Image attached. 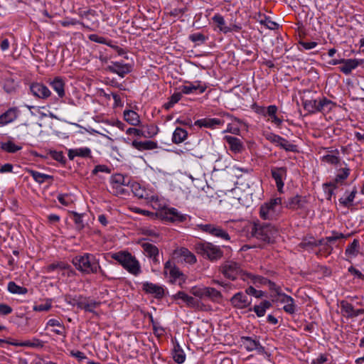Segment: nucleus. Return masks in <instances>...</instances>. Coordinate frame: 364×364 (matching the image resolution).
Listing matches in <instances>:
<instances>
[{
    "label": "nucleus",
    "instance_id": "f257e3e1",
    "mask_svg": "<svg viewBox=\"0 0 364 364\" xmlns=\"http://www.w3.org/2000/svg\"><path fill=\"white\" fill-rule=\"evenodd\" d=\"M130 188L134 195L151 203L152 207L159 211V216L166 221L181 223L186 220V215L181 214L174 208H168L159 200L158 195L148 183H131Z\"/></svg>",
    "mask_w": 364,
    "mask_h": 364
},
{
    "label": "nucleus",
    "instance_id": "f03ea898",
    "mask_svg": "<svg viewBox=\"0 0 364 364\" xmlns=\"http://www.w3.org/2000/svg\"><path fill=\"white\" fill-rule=\"evenodd\" d=\"M72 263L76 269L85 274H97L100 269L99 259L90 253L74 257Z\"/></svg>",
    "mask_w": 364,
    "mask_h": 364
},
{
    "label": "nucleus",
    "instance_id": "7ed1b4c3",
    "mask_svg": "<svg viewBox=\"0 0 364 364\" xmlns=\"http://www.w3.org/2000/svg\"><path fill=\"white\" fill-rule=\"evenodd\" d=\"M194 250L196 254L211 262H217L223 257V251L220 246L207 241L196 242Z\"/></svg>",
    "mask_w": 364,
    "mask_h": 364
},
{
    "label": "nucleus",
    "instance_id": "20e7f679",
    "mask_svg": "<svg viewBox=\"0 0 364 364\" xmlns=\"http://www.w3.org/2000/svg\"><path fill=\"white\" fill-rule=\"evenodd\" d=\"M283 211L282 199L280 197L272 198L259 208V216L263 220L278 219Z\"/></svg>",
    "mask_w": 364,
    "mask_h": 364
},
{
    "label": "nucleus",
    "instance_id": "39448f33",
    "mask_svg": "<svg viewBox=\"0 0 364 364\" xmlns=\"http://www.w3.org/2000/svg\"><path fill=\"white\" fill-rule=\"evenodd\" d=\"M111 257L117 261L127 271L133 275L137 276L141 272L138 260L128 252L119 251L112 253Z\"/></svg>",
    "mask_w": 364,
    "mask_h": 364
},
{
    "label": "nucleus",
    "instance_id": "423d86ee",
    "mask_svg": "<svg viewBox=\"0 0 364 364\" xmlns=\"http://www.w3.org/2000/svg\"><path fill=\"white\" fill-rule=\"evenodd\" d=\"M254 237L266 242H273L279 235L278 229L270 223L255 224L252 229Z\"/></svg>",
    "mask_w": 364,
    "mask_h": 364
},
{
    "label": "nucleus",
    "instance_id": "0eeeda50",
    "mask_svg": "<svg viewBox=\"0 0 364 364\" xmlns=\"http://www.w3.org/2000/svg\"><path fill=\"white\" fill-rule=\"evenodd\" d=\"M304 108L308 112L314 114L316 112H328L333 106V102L326 97L306 100L303 102Z\"/></svg>",
    "mask_w": 364,
    "mask_h": 364
},
{
    "label": "nucleus",
    "instance_id": "6e6552de",
    "mask_svg": "<svg viewBox=\"0 0 364 364\" xmlns=\"http://www.w3.org/2000/svg\"><path fill=\"white\" fill-rule=\"evenodd\" d=\"M219 271L225 278L230 280H235L237 278L242 280V274L247 273L242 269L240 263L232 260H228L221 264Z\"/></svg>",
    "mask_w": 364,
    "mask_h": 364
},
{
    "label": "nucleus",
    "instance_id": "1a4fd4ad",
    "mask_svg": "<svg viewBox=\"0 0 364 364\" xmlns=\"http://www.w3.org/2000/svg\"><path fill=\"white\" fill-rule=\"evenodd\" d=\"M164 273L166 276H169L170 282L173 284H178L181 287L185 283L186 277L174 264L173 262L168 260L164 264Z\"/></svg>",
    "mask_w": 364,
    "mask_h": 364
},
{
    "label": "nucleus",
    "instance_id": "9d476101",
    "mask_svg": "<svg viewBox=\"0 0 364 364\" xmlns=\"http://www.w3.org/2000/svg\"><path fill=\"white\" fill-rule=\"evenodd\" d=\"M198 228L200 231L208 233L222 240H230V236L228 232L218 225L212 223L200 224L198 225Z\"/></svg>",
    "mask_w": 364,
    "mask_h": 364
},
{
    "label": "nucleus",
    "instance_id": "9b49d317",
    "mask_svg": "<svg viewBox=\"0 0 364 364\" xmlns=\"http://www.w3.org/2000/svg\"><path fill=\"white\" fill-rule=\"evenodd\" d=\"M339 306L341 315L348 319H353L364 314V309H355L352 304L346 300L341 301Z\"/></svg>",
    "mask_w": 364,
    "mask_h": 364
},
{
    "label": "nucleus",
    "instance_id": "f8f14e48",
    "mask_svg": "<svg viewBox=\"0 0 364 364\" xmlns=\"http://www.w3.org/2000/svg\"><path fill=\"white\" fill-rule=\"evenodd\" d=\"M186 84L187 85H181L178 87L179 90L185 95H189L194 92L202 94L207 89L206 84L200 80H196L193 82H186Z\"/></svg>",
    "mask_w": 364,
    "mask_h": 364
},
{
    "label": "nucleus",
    "instance_id": "ddd939ff",
    "mask_svg": "<svg viewBox=\"0 0 364 364\" xmlns=\"http://www.w3.org/2000/svg\"><path fill=\"white\" fill-rule=\"evenodd\" d=\"M241 342L246 350L248 352L257 350L259 354H263L265 353L264 347L261 345L260 342L257 339L256 336L255 338L250 336H242Z\"/></svg>",
    "mask_w": 364,
    "mask_h": 364
},
{
    "label": "nucleus",
    "instance_id": "4468645a",
    "mask_svg": "<svg viewBox=\"0 0 364 364\" xmlns=\"http://www.w3.org/2000/svg\"><path fill=\"white\" fill-rule=\"evenodd\" d=\"M141 289L146 294H151L156 299L160 300L164 296V289L161 285L144 282L141 284Z\"/></svg>",
    "mask_w": 364,
    "mask_h": 364
},
{
    "label": "nucleus",
    "instance_id": "2eb2a0df",
    "mask_svg": "<svg viewBox=\"0 0 364 364\" xmlns=\"http://www.w3.org/2000/svg\"><path fill=\"white\" fill-rule=\"evenodd\" d=\"M273 301L284 304L283 309L286 313L294 314L296 312V306L295 305L294 299L291 296L282 292L275 297Z\"/></svg>",
    "mask_w": 364,
    "mask_h": 364
},
{
    "label": "nucleus",
    "instance_id": "dca6fc26",
    "mask_svg": "<svg viewBox=\"0 0 364 364\" xmlns=\"http://www.w3.org/2000/svg\"><path fill=\"white\" fill-rule=\"evenodd\" d=\"M231 305L238 309L247 308L251 304V299L247 296V294L239 291L235 294L230 299Z\"/></svg>",
    "mask_w": 364,
    "mask_h": 364
},
{
    "label": "nucleus",
    "instance_id": "f3484780",
    "mask_svg": "<svg viewBox=\"0 0 364 364\" xmlns=\"http://www.w3.org/2000/svg\"><path fill=\"white\" fill-rule=\"evenodd\" d=\"M107 70L110 73L117 74L121 77H124L132 71V66L129 64L123 63L122 62H111V64L107 66Z\"/></svg>",
    "mask_w": 364,
    "mask_h": 364
},
{
    "label": "nucleus",
    "instance_id": "a211bd4d",
    "mask_svg": "<svg viewBox=\"0 0 364 364\" xmlns=\"http://www.w3.org/2000/svg\"><path fill=\"white\" fill-rule=\"evenodd\" d=\"M101 301H97L91 299L90 297L83 296L82 304H79V309L84 310L85 312L92 313L93 315L98 316V313L95 309L101 305Z\"/></svg>",
    "mask_w": 364,
    "mask_h": 364
},
{
    "label": "nucleus",
    "instance_id": "6ab92c4d",
    "mask_svg": "<svg viewBox=\"0 0 364 364\" xmlns=\"http://www.w3.org/2000/svg\"><path fill=\"white\" fill-rule=\"evenodd\" d=\"M30 90L34 96L41 99L48 98L51 94L46 85L38 82L32 83L30 86Z\"/></svg>",
    "mask_w": 364,
    "mask_h": 364
},
{
    "label": "nucleus",
    "instance_id": "aec40b11",
    "mask_svg": "<svg viewBox=\"0 0 364 364\" xmlns=\"http://www.w3.org/2000/svg\"><path fill=\"white\" fill-rule=\"evenodd\" d=\"M131 183H109L107 190L114 196H127L129 193V188Z\"/></svg>",
    "mask_w": 364,
    "mask_h": 364
},
{
    "label": "nucleus",
    "instance_id": "412c9836",
    "mask_svg": "<svg viewBox=\"0 0 364 364\" xmlns=\"http://www.w3.org/2000/svg\"><path fill=\"white\" fill-rule=\"evenodd\" d=\"M19 114L17 107H11L0 115V125L5 126L14 122Z\"/></svg>",
    "mask_w": 364,
    "mask_h": 364
},
{
    "label": "nucleus",
    "instance_id": "4be33fe9",
    "mask_svg": "<svg viewBox=\"0 0 364 364\" xmlns=\"http://www.w3.org/2000/svg\"><path fill=\"white\" fill-rule=\"evenodd\" d=\"M224 140L228 144L230 150L234 154H240L244 150L242 141L237 137L226 135Z\"/></svg>",
    "mask_w": 364,
    "mask_h": 364
},
{
    "label": "nucleus",
    "instance_id": "5701e85b",
    "mask_svg": "<svg viewBox=\"0 0 364 364\" xmlns=\"http://www.w3.org/2000/svg\"><path fill=\"white\" fill-rule=\"evenodd\" d=\"M225 123L224 120L218 118H204L198 119L195 122L194 124L199 127H206L210 129H215L218 127L223 125Z\"/></svg>",
    "mask_w": 364,
    "mask_h": 364
},
{
    "label": "nucleus",
    "instance_id": "b1692460",
    "mask_svg": "<svg viewBox=\"0 0 364 364\" xmlns=\"http://www.w3.org/2000/svg\"><path fill=\"white\" fill-rule=\"evenodd\" d=\"M242 280L247 284H252L257 287H259L260 285H266L267 282H269L268 279L249 272L242 274Z\"/></svg>",
    "mask_w": 364,
    "mask_h": 364
},
{
    "label": "nucleus",
    "instance_id": "393cba45",
    "mask_svg": "<svg viewBox=\"0 0 364 364\" xmlns=\"http://www.w3.org/2000/svg\"><path fill=\"white\" fill-rule=\"evenodd\" d=\"M343 61H342L341 63L343 65L339 67V70L345 75L350 74L352 70L355 69L361 63V60H359L358 59L343 58Z\"/></svg>",
    "mask_w": 364,
    "mask_h": 364
},
{
    "label": "nucleus",
    "instance_id": "a878e982",
    "mask_svg": "<svg viewBox=\"0 0 364 364\" xmlns=\"http://www.w3.org/2000/svg\"><path fill=\"white\" fill-rule=\"evenodd\" d=\"M141 247L146 255L153 259L154 263H159V250L157 247L149 242H144Z\"/></svg>",
    "mask_w": 364,
    "mask_h": 364
},
{
    "label": "nucleus",
    "instance_id": "bb28decb",
    "mask_svg": "<svg viewBox=\"0 0 364 364\" xmlns=\"http://www.w3.org/2000/svg\"><path fill=\"white\" fill-rule=\"evenodd\" d=\"M306 203V199L305 197L296 195L289 199L288 202L286 203V207L292 210L301 209L305 207Z\"/></svg>",
    "mask_w": 364,
    "mask_h": 364
},
{
    "label": "nucleus",
    "instance_id": "cd10ccee",
    "mask_svg": "<svg viewBox=\"0 0 364 364\" xmlns=\"http://www.w3.org/2000/svg\"><path fill=\"white\" fill-rule=\"evenodd\" d=\"M173 299H181L183 302L186 304V305L188 307H197L198 306L199 301L198 300L196 299L193 296H191L186 294L184 291H178L176 294L173 296Z\"/></svg>",
    "mask_w": 364,
    "mask_h": 364
},
{
    "label": "nucleus",
    "instance_id": "c85d7f7f",
    "mask_svg": "<svg viewBox=\"0 0 364 364\" xmlns=\"http://www.w3.org/2000/svg\"><path fill=\"white\" fill-rule=\"evenodd\" d=\"M51 88L57 92L59 97L63 98L65 95V82L62 77H55L50 82Z\"/></svg>",
    "mask_w": 364,
    "mask_h": 364
},
{
    "label": "nucleus",
    "instance_id": "c756f323",
    "mask_svg": "<svg viewBox=\"0 0 364 364\" xmlns=\"http://www.w3.org/2000/svg\"><path fill=\"white\" fill-rule=\"evenodd\" d=\"M132 146L139 151L152 150L156 149L158 144L156 142L153 141H137L134 140L132 142Z\"/></svg>",
    "mask_w": 364,
    "mask_h": 364
},
{
    "label": "nucleus",
    "instance_id": "7c9ffc66",
    "mask_svg": "<svg viewBox=\"0 0 364 364\" xmlns=\"http://www.w3.org/2000/svg\"><path fill=\"white\" fill-rule=\"evenodd\" d=\"M360 252V242L358 239H354L353 241L347 246L345 250V255L349 258L355 257Z\"/></svg>",
    "mask_w": 364,
    "mask_h": 364
},
{
    "label": "nucleus",
    "instance_id": "2f4dec72",
    "mask_svg": "<svg viewBox=\"0 0 364 364\" xmlns=\"http://www.w3.org/2000/svg\"><path fill=\"white\" fill-rule=\"evenodd\" d=\"M124 120L132 126H137L140 123V118L138 113L133 110H124Z\"/></svg>",
    "mask_w": 364,
    "mask_h": 364
},
{
    "label": "nucleus",
    "instance_id": "473e14b6",
    "mask_svg": "<svg viewBox=\"0 0 364 364\" xmlns=\"http://www.w3.org/2000/svg\"><path fill=\"white\" fill-rule=\"evenodd\" d=\"M177 254L181 256L186 263L192 264L197 262L195 255L186 247L180 248L177 251Z\"/></svg>",
    "mask_w": 364,
    "mask_h": 364
},
{
    "label": "nucleus",
    "instance_id": "72a5a7b5",
    "mask_svg": "<svg viewBox=\"0 0 364 364\" xmlns=\"http://www.w3.org/2000/svg\"><path fill=\"white\" fill-rule=\"evenodd\" d=\"M272 304L267 300H264L258 305H255L253 309H250V311H253L258 317L264 316L266 311L270 309Z\"/></svg>",
    "mask_w": 364,
    "mask_h": 364
},
{
    "label": "nucleus",
    "instance_id": "f704fd0d",
    "mask_svg": "<svg viewBox=\"0 0 364 364\" xmlns=\"http://www.w3.org/2000/svg\"><path fill=\"white\" fill-rule=\"evenodd\" d=\"M188 136V132L186 129L176 127L172 135V141L176 144H178L184 141Z\"/></svg>",
    "mask_w": 364,
    "mask_h": 364
},
{
    "label": "nucleus",
    "instance_id": "c9c22d12",
    "mask_svg": "<svg viewBox=\"0 0 364 364\" xmlns=\"http://www.w3.org/2000/svg\"><path fill=\"white\" fill-rule=\"evenodd\" d=\"M213 21L217 24L218 28H219L220 31L228 33L229 32H231L230 27L225 26V21L224 19V17L220 14H215L212 17Z\"/></svg>",
    "mask_w": 364,
    "mask_h": 364
},
{
    "label": "nucleus",
    "instance_id": "e433bc0d",
    "mask_svg": "<svg viewBox=\"0 0 364 364\" xmlns=\"http://www.w3.org/2000/svg\"><path fill=\"white\" fill-rule=\"evenodd\" d=\"M91 151L87 147L70 149L68 151V157L70 160H73L75 156L88 157L90 156Z\"/></svg>",
    "mask_w": 364,
    "mask_h": 364
},
{
    "label": "nucleus",
    "instance_id": "4c0bfd02",
    "mask_svg": "<svg viewBox=\"0 0 364 364\" xmlns=\"http://www.w3.org/2000/svg\"><path fill=\"white\" fill-rule=\"evenodd\" d=\"M18 86V82L13 77H8L5 79L4 82V90L9 94L16 92Z\"/></svg>",
    "mask_w": 364,
    "mask_h": 364
},
{
    "label": "nucleus",
    "instance_id": "58836bf2",
    "mask_svg": "<svg viewBox=\"0 0 364 364\" xmlns=\"http://www.w3.org/2000/svg\"><path fill=\"white\" fill-rule=\"evenodd\" d=\"M92 173L96 175L99 179H106L105 176L111 174V168L106 165H97L93 169Z\"/></svg>",
    "mask_w": 364,
    "mask_h": 364
},
{
    "label": "nucleus",
    "instance_id": "ea45409f",
    "mask_svg": "<svg viewBox=\"0 0 364 364\" xmlns=\"http://www.w3.org/2000/svg\"><path fill=\"white\" fill-rule=\"evenodd\" d=\"M47 326L58 327V328L53 329V330H52V331L54 333L60 335V336H63V337L66 336L65 326L62 323H60L58 320L55 319V318H51V319L48 320V321L47 322Z\"/></svg>",
    "mask_w": 364,
    "mask_h": 364
},
{
    "label": "nucleus",
    "instance_id": "a19ab883",
    "mask_svg": "<svg viewBox=\"0 0 364 364\" xmlns=\"http://www.w3.org/2000/svg\"><path fill=\"white\" fill-rule=\"evenodd\" d=\"M7 290L13 294L23 295L28 293L26 287L16 284L14 282H9L7 285Z\"/></svg>",
    "mask_w": 364,
    "mask_h": 364
},
{
    "label": "nucleus",
    "instance_id": "79ce46f5",
    "mask_svg": "<svg viewBox=\"0 0 364 364\" xmlns=\"http://www.w3.org/2000/svg\"><path fill=\"white\" fill-rule=\"evenodd\" d=\"M272 175L275 182H283L286 179L287 169L284 167L273 168Z\"/></svg>",
    "mask_w": 364,
    "mask_h": 364
},
{
    "label": "nucleus",
    "instance_id": "37998d69",
    "mask_svg": "<svg viewBox=\"0 0 364 364\" xmlns=\"http://www.w3.org/2000/svg\"><path fill=\"white\" fill-rule=\"evenodd\" d=\"M173 358L178 364H182L186 360V355L183 349L177 344L173 349Z\"/></svg>",
    "mask_w": 364,
    "mask_h": 364
},
{
    "label": "nucleus",
    "instance_id": "c03bdc74",
    "mask_svg": "<svg viewBox=\"0 0 364 364\" xmlns=\"http://www.w3.org/2000/svg\"><path fill=\"white\" fill-rule=\"evenodd\" d=\"M64 301L69 305H71L73 306H77V307L79 309V304H82L83 296L82 295H70V294H65L63 296Z\"/></svg>",
    "mask_w": 364,
    "mask_h": 364
},
{
    "label": "nucleus",
    "instance_id": "a18cd8bd",
    "mask_svg": "<svg viewBox=\"0 0 364 364\" xmlns=\"http://www.w3.org/2000/svg\"><path fill=\"white\" fill-rule=\"evenodd\" d=\"M357 190L355 188H354L349 193L346 192V196L339 199L340 203L345 207H349L352 205Z\"/></svg>",
    "mask_w": 364,
    "mask_h": 364
},
{
    "label": "nucleus",
    "instance_id": "49530a36",
    "mask_svg": "<svg viewBox=\"0 0 364 364\" xmlns=\"http://www.w3.org/2000/svg\"><path fill=\"white\" fill-rule=\"evenodd\" d=\"M205 297H208L213 301H219L222 299L220 291L213 287H205Z\"/></svg>",
    "mask_w": 364,
    "mask_h": 364
},
{
    "label": "nucleus",
    "instance_id": "de8ad7c7",
    "mask_svg": "<svg viewBox=\"0 0 364 364\" xmlns=\"http://www.w3.org/2000/svg\"><path fill=\"white\" fill-rule=\"evenodd\" d=\"M197 188L203 193L201 196L213 198L216 194L215 188L209 183L203 184V186H198Z\"/></svg>",
    "mask_w": 364,
    "mask_h": 364
},
{
    "label": "nucleus",
    "instance_id": "09e8293b",
    "mask_svg": "<svg viewBox=\"0 0 364 364\" xmlns=\"http://www.w3.org/2000/svg\"><path fill=\"white\" fill-rule=\"evenodd\" d=\"M343 164L344 165V166L341 167L338 171L336 178V182H338V181L346 179L350 174V168L347 166V164L343 161L342 164H341V166H342Z\"/></svg>",
    "mask_w": 364,
    "mask_h": 364
},
{
    "label": "nucleus",
    "instance_id": "8fccbe9b",
    "mask_svg": "<svg viewBox=\"0 0 364 364\" xmlns=\"http://www.w3.org/2000/svg\"><path fill=\"white\" fill-rule=\"evenodd\" d=\"M28 174L32 176L33 179L38 183L44 182L46 180L52 179V176L50 175L39 173L35 171H31Z\"/></svg>",
    "mask_w": 364,
    "mask_h": 364
},
{
    "label": "nucleus",
    "instance_id": "3c124183",
    "mask_svg": "<svg viewBox=\"0 0 364 364\" xmlns=\"http://www.w3.org/2000/svg\"><path fill=\"white\" fill-rule=\"evenodd\" d=\"M350 236V234L348 235H344L341 232H338L337 231H332L331 235L326 237L327 243L329 242L331 245H333V242L336 241L340 240V239H346Z\"/></svg>",
    "mask_w": 364,
    "mask_h": 364
},
{
    "label": "nucleus",
    "instance_id": "603ef678",
    "mask_svg": "<svg viewBox=\"0 0 364 364\" xmlns=\"http://www.w3.org/2000/svg\"><path fill=\"white\" fill-rule=\"evenodd\" d=\"M279 147L287 151L296 152L298 151L296 145L291 144L287 139L283 137L282 138Z\"/></svg>",
    "mask_w": 364,
    "mask_h": 364
},
{
    "label": "nucleus",
    "instance_id": "864d4df0",
    "mask_svg": "<svg viewBox=\"0 0 364 364\" xmlns=\"http://www.w3.org/2000/svg\"><path fill=\"white\" fill-rule=\"evenodd\" d=\"M58 201L65 206H69L73 203L74 197L71 194H59L58 196Z\"/></svg>",
    "mask_w": 364,
    "mask_h": 364
},
{
    "label": "nucleus",
    "instance_id": "5fc2aeb1",
    "mask_svg": "<svg viewBox=\"0 0 364 364\" xmlns=\"http://www.w3.org/2000/svg\"><path fill=\"white\" fill-rule=\"evenodd\" d=\"M264 136L267 140L277 146H279L280 141H282V136L274 134L272 132H267L264 134Z\"/></svg>",
    "mask_w": 364,
    "mask_h": 364
},
{
    "label": "nucleus",
    "instance_id": "6e6d98bb",
    "mask_svg": "<svg viewBox=\"0 0 364 364\" xmlns=\"http://www.w3.org/2000/svg\"><path fill=\"white\" fill-rule=\"evenodd\" d=\"M2 149L9 153H15L21 149V146L15 144L12 141H7L1 145Z\"/></svg>",
    "mask_w": 364,
    "mask_h": 364
},
{
    "label": "nucleus",
    "instance_id": "4d7b16f0",
    "mask_svg": "<svg viewBox=\"0 0 364 364\" xmlns=\"http://www.w3.org/2000/svg\"><path fill=\"white\" fill-rule=\"evenodd\" d=\"M322 161L331 165H337L340 163V158L335 154H326L322 156Z\"/></svg>",
    "mask_w": 364,
    "mask_h": 364
},
{
    "label": "nucleus",
    "instance_id": "13d9d810",
    "mask_svg": "<svg viewBox=\"0 0 364 364\" xmlns=\"http://www.w3.org/2000/svg\"><path fill=\"white\" fill-rule=\"evenodd\" d=\"M68 267H69V265H68L65 262H57V263H53V264L48 265L46 267V269L47 272H52L58 269H68Z\"/></svg>",
    "mask_w": 364,
    "mask_h": 364
},
{
    "label": "nucleus",
    "instance_id": "bf43d9fd",
    "mask_svg": "<svg viewBox=\"0 0 364 364\" xmlns=\"http://www.w3.org/2000/svg\"><path fill=\"white\" fill-rule=\"evenodd\" d=\"M260 23L265 26L270 30H275L279 28V24L271 20L269 17L265 16L264 19L260 20Z\"/></svg>",
    "mask_w": 364,
    "mask_h": 364
},
{
    "label": "nucleus",
    "instance_id": "052dcab7",
    "mask_svg": "<svg viewBox=\"0 0 364 364\" xmlns=\"http://www.w3.org/2000/svg\"><path fill=\"white\" fill-rule=\"evenodd\" d=\"M207 37L201 33H194L189 36V39L194 43H203L206 40Z\"/></svg>",
    "mask_w": 364,
    "mask_h": 364
},
{
    "label": "nucleus",
    "instance_id": "680f3d73",
    "mask_svg": "<svg viewBox=\"0 0 364 364\" xmlns=\"http://www.w3.org/2000/svg\"><path fill=\"white\" fill-rule=\"evenodd\" d=\"M71 214L73 215V220L76 225V228L82 230L84 228L82 214H79L77 212H72Z\"/></svg>",
    "mask_w": 364,
    "mask_h": 364
},
{
    "label": "nucleus",
    "instance_id": "e2e57ef3",
    "mask_svg": "<svg viewBox=\"0 0 364 364\" xmlns=\"http://www.w3.org/2000/svg\"><path fill=\"white\" fill-rule=\"evenodd\" d=\"M191 293L195 296L199 298L205 297V287L200 288L198 287H193L191 289Z\"/></svg>",
    "mask_w": 364,
    "mask_h": 364
},
{
    "label": "nucleus",
    "instance_id": "0e129e2a",
    "mask_svg": "<svg viewBox=\"0 0 364 364\" xmlns=\"http://www.w3.org/2000/svg\"><path fill=\"white\" fill-rule=\"evenodd\" d=\"M266 285L268 286L271 291H274L276 293L274 298L279 295V294L282 293V288L270 280H269V282H267Z\"/></svg>",
    "mask_w": 364,
    "mask_h": 364
},
{
    "label": "nucleus",
    "instance_id": "69168bd1",
    "mask_svg": "<svg viewBox=\"0 0 364 364\" xmlns=\"http://www.w3.org/2000/svg\"><path fill=\"white\" fill-rule=\"evenodd\" d=\"M333 250V245L329 242H325L324 245L320 249V252L326 255V256L330 255Z\"/></svg>",
    "mask_w": 364,
    "mask_h": 364
},
{
    "label": "nucleus",
    "instance_id": "338daca9",
    "mask_svg": "<svg viewBox=\"0 0 364 364\" xmlns=\"http://www.w3.org/2000/svg\"><path fill=\"white\" fill-rule=\"evenodd\" d=\"M323 190L325 192H327L328 194V199H331V197L333 194V190L336 188V183H323Z\"/></svg>",
    "mask_w": 364,
    "mask_h": 364
},
{
    "label": "nucleus",
    "instance_id": "774afa93",
    "mask_svg": "<svg viewBox=\"0 0 364 364\" xmlns=\"http://www.w3.org/2000/svg\"><path fill=\"white\" fill-rule=\"evenodd\" d=\"M12 311L13 309L10 306L6 304H0V315H9L12 312Z\"/></svg>",
    "mask_w": 364,
    "mask_h": 364
}]
</instances>
